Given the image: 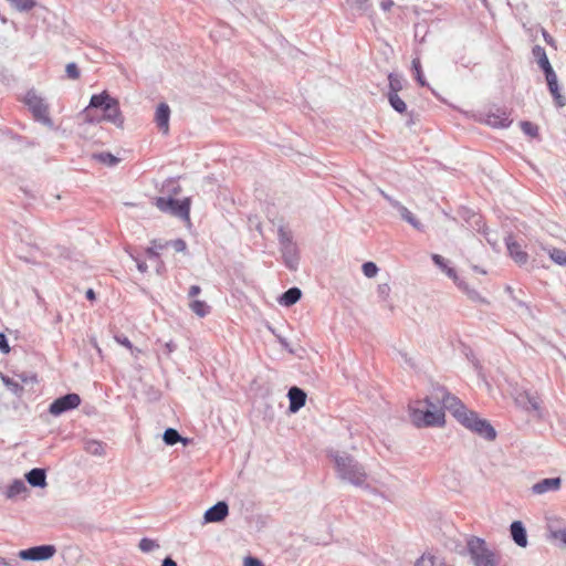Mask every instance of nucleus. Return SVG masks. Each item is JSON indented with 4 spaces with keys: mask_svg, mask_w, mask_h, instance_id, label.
I'll list each match as a JSON object with an SVG mask.
<instances>
[{
    "mask_svg": "<svg viewBox=\"0 0 566 566\" xmlns=\"http://www.w3.org/2000/svg\"><path fill=\"white\" fill-rule=\"evenodd\" d=\"M418 406L430 411H434V409L449 410L461 424L484 439L492 441L496 437L494 428L488 420L479 418L476 412L469 410L444 387H433L430 395L423 401H419Z\"/></svg>",
    "mask_w": 566,
    "mask_h": 566,
    "instance_id": "f257e3e1",
    "label": "nucleus"
},
{
    "mask_svg": "<svg viewBox=\"0 0 566 566\" xmlns=\"http://www.w3.org/2000/svg\"><path fill=\"white\" fill-rule=\"evenodd\" d=\"M327 457L333 463L337 479L355 488L367 490L369 475L364 464L346 451L329 450Z\"/></svg>",
    "mask_w": 566,
    "mask_h": 566,
    "instance_id": "f03ea898",
    "label": "nucleus"
},
{
    "mask_svg": "<svg viewBox=\"0 0 566 566\" xmlns=\"http://www.w3.org/2000/svg\"><path fill=\"white\" fill-rule=\"evenodd\" d=\"M85 122L97 124L102 120L109 122L118 128L124 126V116L119 109V103L106 91L91 97L88 106L83 111Z\"/></svg>",
    "mask_w": 566,
    "mask_h": 566,
    "instance_id": "7ed1b4c3",
    "label": "nucleus"
},
{
    "mask_svg": "<svg viewBox=\"0 0 566 566\" xmlns=\"http://www.w3.org/2000/svg\"><path fill=\"white\" fill-rule=\"evenodd\" d=\"M465 549L474 566H500L501 564L502 556L500 552L483 538L468 537Z\"/></svg>",
    "mask_w": 566,
    "mask_h": 566,
    "instance_id": "20e7f679",
    "label": "nucleus"
},
{
    "mask_svg": "<svg viewBox=\"0 0 566 566\" xmlns=\"http://www.w3.org/2000/svg\"><path fill=\"white\" fill-rule=\"evenodd\" d=\"M279 242L285 265L290 270L295 271L298 266L300 256L296 243L293 241L292 232L284 227H280Z\"/></svg>",
    "mask_w": 566,
    "mask_h": 566,
    "instance_id": "39448f33",
    "label": "nucleus"
},
{
    "mask_svg": "<svg viewBox=\"0 0 566 566\" xmlns=\"http://www.w3.org/2000/svg\"><path fill=\"white\" fill-rule=\"evenodd\" d=\"M431 260L471 300H478L480 297L479 293L475 290L470 289L469 285L457 274L455 270L449 265V261L447 259L440 254L433 253L431 254Z\"/></svg>",
    "mask_w": 566,
    "mask_h": 566,
    "instance_id": "423d86ee",
    "label": "nucleus"
},
{
    "mask_svg": "<svg viewBox=\"0 0 566 566\" xmlns=\"http://www.w3.org/2000/svg\"><path fill=\"white\" fill-rule=\"evenodd\" d=\"M410 418L412 423L419 428L442 426L444 423V411H441L440 409L430 411L417 406L411 408Z\"/></svg>",
    "mask_w": 566,
    "mask_h": 566,
    "instance_id": "0eeeda50",
    "label": "nucleus"
},
{
    "mask_svg": "<svg viewBox=\"0 0 566 566\" xmlns=\"http://www.w3.org/2000/svg\"><path fill=\"white\" fill-rule=\"evenodd\" d=\"M24 102L38 122L49 128H53V120L49 116V106L41 96H39L34 91H29L25 95Z\"/></svg>",
    "mask_w": 566,
    "mask_h": 566,
    "instance_id": "6e6552de",
    "label": "nucleus"
},
{
    "mask_svg": "<svg viewBox=\"0 0 566 566\" xmlns=\"http://www.w3.org/2000/svg\"><path fill=\"white\" fill-rule=\"evenodd\" d=\"M156 206L163 212L170 213L182 220H189L190 200L188 198L179 201L174 198L159 197L156 199Z\"/></svg>",
    "mask_w": 566,
    "mask_h": 566,
    "instance_id": "1a4fd4ad",
    "label": "nucleus"
},
{
    "mask_svg": "<svg viewBox=\"0 0 566 566\" xmlns=\"http://www.w3.org/2000/svg\"><path fill=\"white\" fill-rule=\"evenodd\" d=\"M55 552L56 548L53 545H40L20 551L18 556L23 560L40 562L50 559Z\"/></svg>",
    "mask_w": 566,
    "mask_h": 566,
    "instance_id": "9d476101",
    "label": "nucleus"
},
{
    "mask_svg": "<svg viewBox=\"0 0 566 566\" xmlns=\"http://www.w3.org/2000/svg\"><path fill=\"white\" fill-rule=\"evenodd\" d=\"M81 398L77 394H67L55 399L49 408V411L53 416H60L69 410L75 409L80 406Z\"/></svg>",
    "mask_w": 566,
    "mask_h": 566,
    "instance_id": "9b49d317",
    "label": "nucleus"
},
{
    "mask_svg": "<svg viewBox=\"0 0 566 566\" xmlns=\"http://www.w3.org/2000/svg\"><path fill=\"white\" fill-rule=\"evenodd\" d=\"M514 401H515L516 406H518L520 408H522L526 411L533 410V411L537 412L538 416H541L539 401H538L537 397L533 396L531 392H528L526 390L517 392L514 396Z\"/></svg>",
    "mask_w": 566,
    "mask_h": 566,
    "instance_id": "f8f14e48",
    "label": "nucleus"
},
{
    "mask_svg": "<svg viewBox=\"0 0 566 566\" xmlns=\"http://www.w3.org/2000/svg\"><path fill=\"white\" fill-rule=\"evenodd\" d=\"M229 513V506L226 502L220 501L205 512V523H218L223 521Z\"/></svg>",
    "mask_w": 566,
    "mask_h": 566,
    "instance_id": "ddd939ff",
    "label": "nucleus"
},
{
    "mask_svg": "<svg viewBox=\"0 0 566 566\" xmlns=\"http://www.w3.org/2000/svg\"><path fill=\"white\" fill-rule=\"evenodd\" d=\"M485 123L494 128H504L511 125L512 119L505 109L496 108L486 115Z\"/></svg>",
    "mask_w": 566,
    "mask_h": 566,
    "instance_id": "4468645a",
    "label": "nucleus"
},
{
    "mask_svg": "<svg viewBox=\"0 0 566 566\" xmlns=\"http://www.w3.org/2000/svg\"><path fill=\"white\" fill-rule=\"evenodd\" d=\"M562 486L560 478H547L543 479L532 486V492L536 495H542L547 492L558 491Z\"/></svg>",
    "mask_w": 566,
    "mask_h": 566,
    "instance_id": "2eb2a0df",
    "label": "nucleus"
},
{
    "mask_svg": "<svg viewBox=\"0 0 566 566\" xmlns=\"http://www.w3.org/2000/svg\"><path fill=\"white\" fill-rule=\"evenodd\" d=\"M169 118H170L169 106L166 103H160L156 109L155 122L157 124V127L164 134H167L169 130Z\"/></svg>",
    "mask_w": 566,
    "mask_h": 566,
    "instance_id": "dca6fc26",
    "label": "nucleus"
},
{
    "mask_svg": "<svg viewBox=\"0 0 566 566\" xmlns=\"http://www.w3.org/2000/svg\"><path fill=\"white\" fill-rule=\"evenodd\" d=\"M506 248L511 258L520 265H523L528 260V254L522 249L521 244L509 237L506 239Z\"/></svg>",
    "mask_w": 566,
    "mask_h": 566,
    "instance_id": "f3484780",
    "label": "nucleus"
},
{
    "mask_svg": "<svg viewBox=\"0 0 566 566\" xmlns=\"http://www.w3.org/2000/svg\"><path fill=\"white\" fill-rule=\"evenodd\" d=\"M287 397L290 399L289 409L291 412L298 411L305 405L306 394L298 387H291Z\"/></svg>",
    "mask_w": 566,
    "mask_h": 566,
    "instance_id": "a211bd4d",
    "label": "nucleus"
},
{
    "mask_svg": "<svg viewBox=\"0 0 566 566\" xmlns=\"http://www.w3.org/2000/svg\"><path fill=\"white\" fill-rule=\"evenodd\" d=\"M512 539L520 547L527 546V534L526 530L521 521H514L510 526Z\"/></svg>",
    "mask_w": 566,
    "mask_h": 566,
    "instance_id": "6ab92c4d",
    "label": "nucleus"
},
{
    "mask_svg": "<svg viewBox=\"0 0 566 566\" xmlns=\"http://www.w3.org/2000/svg\"><path fill=\"white\" fill-rule=\"evenodd\" d=\"M25 479L32 486L44 488L46 485V474L43 469H32L25 474Z\"/></svg>",
    "mask_w": 566,
    "mask_h": 566,
    "instance_id": "aec40b11",
    "label": "nucleus"
},
{
    "mask_svg": "<svg viewBox=\"0 0 566 566\" xmlns=\"http://www.w3.org/2000/svg\"><path fill=\"white\" fill-rule=\"evenodd\" d=\"M105 443L98 440H86L84 442V450L95 457H103L105 454Z\"/></svg>",
    "mask_w": 566,
    "mask_h": 566,
    "instance_id": "412c9836",
    "label": "nucleus"
},
{
    "mask_svg": "<svg viewBox=\"0 0 566 566\" xmlns=\"http://www.w3.org/2000/svg\"><path fill=\"white\" fill-rule=\"evenodd\" d=\"M302 296V292L298 287H291L282 294L280 303L284 306H291L295 304Z\"/></svg>",
    "mask_w": 566,
    "mask_h": 566,
    "instance_id": "4be33fe9",
    "label": "nucleus"
},
{
    "mask_svg": "<svg viewBox=\"0 0 566 566\" xmlns=\"http://www.w3.org/2000/svg\"><path fill=\"white\" fill-rule=\"evenodd\" d=\"M398 212H399L401 219H403L406 222H408L412 228H415L418 231L424 230L423 224L405 206L399 207Z\"/></svg>",
    "mask_w": 566,
    "mask_h": 566,
    "instance_id": "5701e85b",
    "label": "nucleus"
},
{
    "mask_svg": "<svg viewBox=\"0 0 566 566\" xmlns=\"http://www.w3.org/2000/svg\"><path fill=\"white\" fill-rule=\"evenodd\" d=\"M28 491L25 483L22 480H14L7 489L6 496L7 499H14L18 495Z\"/></svg>",
    "mask_w": 566,
    "mask_h": 566,
    "instance_id": "b1692460",
    "label": "nucleus"
},
{
    "mask_svg": "<svg viewBox=\"0 0 566 566\" xmlns=\"http://www.w3.org/2000/svg\"><path fill=\"white\" fill-rule=\"evenodd\" d=\"M544 251H546L552 259L553 262H555L558 265L566 266V252L557 249V248H551V247H542Z\"/></svg>",
    "mask_w": 566,
    "mask_h": 566,
    "instance_id": "393cba45",
    "label": "nucleus"
},
{
    "mask_svg": "<svg viewBox=\"0 0 566 566\" xmlns=\"http://www.w3.org/2000/svg\"><path fill=\"white\" fill-rule=\"evenodd\" d=\"M163 439L166 444L174 446L177 442H182L184 444L188 443V439L182 438L176 429L168 428L165 430Z\"/></svg>",
    "mask_w": 566,
    "mask_h": 566,
    "instance_id": "a878e982",
    "label": "nucleus"
},
{
    "mask_svg": "<svg viewBox=\"0 0 566 566\" xmlns=\"http://www.w3.org/2000/svg\"><path fill=\"white\" fill-rule=\"evenodd\" d=\"M388 96V101H389V104L391 105V107L400 113V114H403L407 109V105L406 103L399 97L398 94H396L395 92H388L387 94Z\"/></svg>",
    "mask_w": 566,
    "mask_h": 566,
    "instance_id": "bb28decb",
    "label": "nucleus"
},
{
    "mask_svg": "<svg viewBox=\"0 0 566 566\" xmlns=\"http://www.w3.org/2000/svg\"><path fill=\"white\" fill-rule=\"evenodd\" d=\"M533 54L537 59L538 65L542 70H545V69H548L552 66L548 61V57L546 55V52L542 46H539V45L534 46Z\"/></svg>",
    "mask_w": 566,
    "mask_h": 566,
    "instance_id": "cd10ccee",
    "label": "nucleus"
},
{
    "mask_svg": "<svg viewBox=\"0 0 566 566\" xmlns=\"http://www.w3.org/2000/svg\"><path fill=\"white\" fill-rule=\"evenodd\" d=\"M189 307L199 317H205L210 311L209 305L206 302L199 300L191 301Z\"/></svg>",
    "mask_w": 566,
    "mask_h": 566,
    "instance_id": "c85d7f7f",
    "label": "nucleus"
},
{
    "mask_svg": "<svg viewBox=\"0 0 566 566\" xmlns=\"http://www.w3.org/2000/svg\"><path fill=\"white\" fill-rule=\"evenodd\" d=\"M547 530L551 538L558 539L566 545V527L558 528L553 523H549Z\"/></svg>",
    "mask_w": 566,
    "mask_h": 566,
    "instance_id": "c756f323",
    "label": "nucleus"
},
{
    "mask_svg": "<svg viewBox=\"0 0 566 566\" xmlns=\"http://www.w3.org/2000/svg\"><path fill=\"white\" fill-rule=\"evenodd\" d=\"M1 379L3 381V384L6 385V387L12 391L14 395H20L23 390V387L19 385L18 381L4 376V375H1Z\"/></svg>",
    "mask_w": 566,
    "mask_h": 566,
    "instance_id": "7c9ffc66",
    "label": "nucleus"
},
{
    "mask_svg": "<svg viewBox=\"0 0 566 566\" xmlns=\"http://www.w3.org/2000/svg\"><path fill=\"white\" fill-rule=\"evenodd\" d=\"M549 92L553 95L555 103L558 107L566 105V98L559 93L558 83L548 85Z\"/></svg>",
    "mask_w": 566,
    "mask_h": 566,
    "instance_id": "2f4dec72",
    "label": "nucleus"
},
{
    "mask_svg": "<svg viewBox=\"0 0 566 566\" xmlns=\"http://www.w3.org/2000/svg\"><path fill=\"white\" fill-rule=\"evenodd\" d=\"M389 92H395L398 94L400 90H402V78L397 74H389Z\"/></svg>",
    "mask_w": 566,
    "mask_h": 566,
    "instance_id": "473e14b6",
    "label": "nucleus"
},
{
    "mask_svg": "<svg viewBox=\"0 0 566 566\" xmlns=\"http://www.w3.org/2000/svg\"><path fill=\"white\" fill-rule=\"evenodd\" d=\"M139 549L144 553H150L157 548H159V544L154 541V539H150V538H143L140 542H139V545H138Z\"/></svg>",
    "mask_w": 566,
    "mask_h": 566,
    "instance_id": "72a5a7b5",
    "label": "nucleus"
},
{
    "mask_svg": "<svg viewBox=\"0 0 566 566\" xmlns=\"http://www.w3.org/2000/svg\"><path fill=\"white\" fill-rule=\"evenodd\" d=\"M412 69L415 71L417 82L421 86H426L427 82H426V80H424V77L422 75L421 63H420V60L418 57L412 60Z\"/></svg>",
    "mask_w": 566,
    "mask_h": 566,
    "instance_id": "f704fd0d",
    "label": "nucleus"
},
{
    "mask_svg": "<svg viewBox=\"0 0 566 566\" xmlns=\"http://www.w3.org/2000/svg\"><path fill=\"white\" fill-rule=\"evenodd\" d=\"M168 245H171L175 249V251H177V252H184L187 249V244L182 239L167 241L164 244H159V248L165 249Z\"/></svg>",
    "mask_w": 566,
    "mask_h": 566,
    "instance_id": "c9c22d12",
    "label": "nucleus"
},
{
    "mask_svg": "<svg viewBox=\"0 0 566 566\" xmlns=\"http://www.w3.org/2000/svg\"><path fill=\"white\" fill-rule=\"evenodd\" d=\"M94 158L97 159L98 161L103 163V164L108 165V166H113V165H115L118 161V159L114 155H112L111 153L95 154Z\"/></svg>",
    "mask_w": 566,
    "mask_h": 566,
    "instance_id": "e433bc0d",
    "label": "nucleus"
},
{
    "mask_svg": "<svg viewBox=\"0 0 566 566\" xmlns=\"http://www.w3.org/2000/svg\"><path fill=\"white\" fill-rule=\"evenodd\" d=\"M8 1L20 11H28L34 7L33 0H8Z\"/></svg>",
    "mask_w": 566,
    "mask_h": 566,
    "instance_id": "4c0bfd02",
    "label": "nucleus"
},
{
    "mask_svg": "<svg viewBox=\"0 0 566 566\" xmlns=\"http://www.w3.org/2000/svg\"><path fill=\"white\" fill-rule=\"evenodd\" d=\"M521 129L524 134L536 137L538 135V127L537 125L531 123V122H521Z\"/></svg>",
    "mask_w": 566,
    "mask_h": 566,
    "instance_id": "58836bf2",
    "label": "nucleus"
},
{
    "mask_svg": "<svg viewBox=\"0 0 566 566\" xmlns=\"http://www.w3.org/2000/svg\"><path fill=\"white\" fill-rule=\"evenodd\" d=\"M363 273L367 277H374L378 273V266L374 262H365L361 266Z\"/></svg>",
    "mask_w": 566,
    "mask_h": 566,
    "instance_id": "ea45409f",
    "label": "nucleus"
},
{
    "mask_svg": "<svg viewBox=\"0 0 566 566\" xmlns=\"http://www.w3.org/2000/svg\"><path fill=\"white\" fill-rule=\"evenodd\" d=\"M65 72L69 78L77 80L80 77V70L75 63H69L65 67Z\"/></svg>",
    "mask_w": 566,
    "mask_h": 566,
    "instance_id": "a19ab883",
    "label": "nucleus"
},
{
    "mask_svg": "<svg viewBox=\"0 0 566 566\" xmlns=\"http://www.w3.org/2000/svg\"><path fill=\"white\" fill-rule=\"evenodd\" d=\"M543 71H544V73H545V77H546V81H547V85H551V84H552V85H554V84L558 83V82H557V75H556V73L554 72V70H553V67H552V66H551V67H548V69H545V70H543Z\"/></svg>",
    "mask_w": 566,
    "mask_h": 566,
    "instance_id": "79ce46f5",
    "label": "nucleus"
},
{
    "mask_svg": "<svg viewBox=\"0 0 566 566\" xmlns=\"http://www.w3.org/2000/svg\"><path fill=\"white\" fill-rule=\"evenodd\" d=\"M115 340L118 344H120V345L125 346L126 348L130 349L133 354H134V352H139L138 349H134L133 344L130 343V340L126 336H123V335L115 336Z\"/></svg>",
    "mask_w": 566,
    "mask_h": 566,
    "instance_id": "37998d69",
    "label": "nucleus"
},
{
    "mask_svg": "<svg viewBox=\"0 0 566 566\" xmlns=\"http://www.w3.org/2000/svg\"><path fill=\"white\" fill-rule=\"evenodd\" d=\"M379 192L395 209H397V211L399 210V207L403 206L399 201L390 197L388 193H386L384 190L379 189Z\"/></svg>",
    "mask_w": 566,
    "mask_h": 566,
    "instance_id": "c03bdc74",
    "label": "nucleus"
},
{
    "mask_svg": "<svg viewBox=\"0 0 566 566\" xmlns=\"http://www.w3.org/2000/svg\"><path fill=\"white\" fill-rule=\"evenodd\" d=\"M159 244L160 243L157 244L156 242H153V245L147 249L146 253L149 258H158L159 256L158 251L161 250L159 248Z\"/></svg>",
    "mask_w": 566,
    "mask_h": 566,
    "instance_id": "a18cd8bd",
    "label": "nucleus"
},
{
    "mask_svg": "<svg viewBox=\"0 0 566 566\" xmlns=\"http://www.w3.org/2000/svg\"><path fill=\"white\" fill-rule=\"evenodd\" d=\"M542 35H543V39L544 41L549 45V46H553L554 49L557 48L556 45V41L554 40V38L545 30V29H542Z\"/></svg>",
    "mask_w": 566,
    "mask_h": 566,
    "instance_id": "49530a36",
    "label": "nucleus"
},
{
    "mask_svg": "<svg viewBox=\"0 0 566 566\" xmlns=\"http://www.w3.org/2000/svg\"><path fill=\"white\" fill-rule=\"evenodd\" d=\"M0 350L3 354H8L10 352V346L8 344L7 337L2 333H0Z\"/></svg>",
    "mask_w": 566,
    "mask_h": 566,
    "instance_id": "de8ad7c7",
    "label": "nucleus"
},
{
    "mask_svg": "<svg viewBox=\"0 0 566 566\" xmlns=\"http://www.w3.org/2000/svg\"><path fill=\"white\" fill-rule=\"evenodd\" d=\"M483 234H484V237H485L486 241H488L491 245H493V247H495V245H496L497 240H496V237H495V234H494V233H492V232L488 231L486 229H483Z\"/></svg>",
    "mask_w": 566,
    "mask_h": 566,
    "instance_id": "09e8293b",
    "label": "nucleus"
},
{
    "mask_svg": "<svg viewBox=\"0 0 566 566\" xmlns=\"http://www.w3.org/2000/svg\"><path fill=\"white\" fill-rule=\"evenodd\" d=\"M19 562L15 557L7 559L4 557H0V566H18Z\"/></svg>",
    "mask_w": 566,
    "mask_h": 566,
    "instance_id": "8fccbe9b",
    "label": "nucleus"
},
{
    "mask_svg": "<svg viewBox=\"0 0 566 566\" xmlns=\"http://www.w3.org/2000/svg\"><path fill=\"white\" fill-rule=\"evenodd\" d=\"M244 566H264L261 560L254 557H245L244 558Z\"/></svg>",
    "mask_w": 566,
    "mask_h": 566,
    "instance_id": "3c124183",
    "label": "nucleus"
},
{
    "mask_svg": "<svg viewBox=\"0 0 566 566\" xmlns=\"http://www.w3.org/2000/svg\"><path fill=\"white\" fill-rule=\"evenodd\" d=\"M176 344L170 340V342H167L165 345H164V354L169 356L175 349H176Z\"/></svg>",
    "mask_w": 566,
    "mask_h": 566,
    "instance_id": "603ef678",
    "label": "nucleus"
},
{
    "mask_svg": "<svg viewBox=\"0 0 566 566\" xmlns=\"http://www.w3.org/2000/svg\"><path fill=\"white\" fill-rule=\"evenodd\" d=\"M200 292H201L200 286L192 285L189 289L188 296L192 298V297L197 296Z\"/></svg>",
    "mask_w": 566,
    "mask_h": 566,
    "instance_id": "864d4df0",
    "label": "nucleus"
},
{
    "mask_svg": "<svg viewBox=\"0 0 566 566\" xmlns=\"http://www.w3.org/2000/svg\"><path fill=\"white\" fill-rule=\"evenodd\" d=\"M392 6H394L392 0H380V7L385 11L390 10Z\"/></svg>",
    "mask_w": 566,
    "mask_h": 566,
    "instance_id": "5fc2aeb1",
    "label": "nucleus"
},
{
    "mask_svg": "<svg viewBox=\"0 0 566 566\" xmlns=\"http://www.w3.org/2000/svg\"><path fill=\"white\" fill-rule=\"evenodd\" d=\"M161 566H177V563L170 558V557H166L164 560H163V564Z\"/></svg>",
    "mask_w": 566,
    "mask_h": 566,
    "instance_id": "6e6d98bb",
    "label": "nucleus"
},
{
    "mask_svg": "<svg viewBox=\"0 0 566 566\" xmlns=\"http://www.w3.org/2000/svg\"><path fill=\"white\" fill-rule=\"evenodd\" d=\"M137 268L142 273H145L148 269L147 264L143 261L137 262Z\"/></svg>",
    "mask_w": 566,
    "mask_h": 566,
    "instance_id": "4d7b16f0",
    "label": "nucleus"
},
{
    "mask_svg": "<svg viewBox=\"0 0 566 566\" xmlns=\"http://www.w3.org/2000/svg\"><path fill=\"white\" fill-rule=\"evenodd\" d=\"M86 297H87L88 300H91V301L95 300V293H94V291H93L92 289H88V290L86 291Z\"/></svg>",
    "mask_w": 566,
    "mask_h": 566,
    "instance_id": "13d9d810",
    "label": "nucleus"
},
{
    "mask_svg": "<svg viewBox=\"0 0 566 566\" xmlns=\"http://www.w3.org/2000/svg\"><path fill=\"white\" fill-rule=\"evenodd\" d=\"M472 270L475 271V272H479L481 274H486V271L481 269L480 266L478 265H472Z\"/></svg>",
    "mask_w": 566,
    "mask_h": 566,
    "instance_id": "bf43d9fd",
    "label": "nucleus"
},
{
    "mask_svg": "<svg viewBox=\"0 0 566 566\" xmlns=\"http://www.w3.org/2000/svg\"><path fill=\"white\" fill-rule=\"evenodd\" d=\"M389 291V287L387 285L379 286V292L381 294H387Z\"/></svg>",
    "mask_w": 566,
    "mask_h": 566,
    "instance_id": "052dcab7",
    "label": "nucleus"
},
{
    "mask_svg": "<svg viewBox=\"0 0 566 566\" xmlns=\"http://www.w3.org/2000/svg\"><path fill=\"white\" fill-rule=\"evenodd\" d=\"M234 2H240L241 0H233Z\"/></svg>",
    "mask_w": 566,
    "mask_h": 566,
    "instance_id": "680f3d73",
    "label": "nucleus"
}]
</instances>
